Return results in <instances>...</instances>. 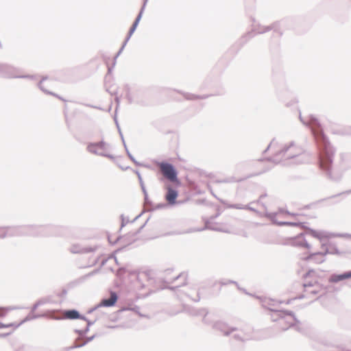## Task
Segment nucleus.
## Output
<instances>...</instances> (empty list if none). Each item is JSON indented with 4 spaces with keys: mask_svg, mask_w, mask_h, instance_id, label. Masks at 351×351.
<instances>
[{
    "mask_svg": "<svg viewBox=\"0 0 351 351\" xmlns=\"http://www.w3.org/2000/svg\"><path fill=\"white\" fill-rule=\"evenodd\" d=\"M299 118L304 125L309 126L311 129L319 149V165L320 169L326 173V175L330 179L335 180L331 175V168L335 154V149L332 146L327 136L324 134L319 121L313 115H309L308 119H304L300 113Z\"/></svg>",
    "mask_w": 351,
    "mask_h": 351,
    "instance_id": "1",
    "label": "nucleus"
},
{
    "mask_svg": "<svg viewBox=\"0 0 351 351\" xmlns=\"http://www.w3.org/2000/svg\"><path fill=\"white\" fill-rule=\"evenodd\" d=\"M277 145L278 143L276 141L275 138H274L264 150V152H266L270 148L274 149L275 154L273 156L267 159L268 161H272L278 164L280 162L282 159H294L295 163L300 164L308 162L310 159L308 154L304 152L302 148L297 147L294 142H291L289 145H285L282 148L279 149H276Z\"/></svg>",
    "mask_w": 351,
    "mask_h": 351,
    "instance_id": "2",
    "label": "nucleus"
},
{
    "mask_svg": "<svg viewBox=\"0 0 351 351\" xmlns=\"http://www.w3.org/2000/svg\"><path fill=\"white\" fill-rule=\"evenodd\" d=\"M269 309L273 312L271 314L272 321L278 322L282 330H286L293 326L298 332H303L301 327L302 323L295 317L293 311Z\"/></svg>",
    "mask_w": 351,
    "mask_h": 351,
    "instance_id": "3",
    "label": "nucleus"
},
{
    "mask_svg": "<svg viewBox=\"0 0 351 351\" xmlns=\"http://www.w3.org/2000/svg\"><path fill=\"white\" fill-rule=\"evenodd\" d=\"M28 234L34 237H58L62 236L66 232L63 226L55 225L28 226L26 227Z\"/></svg>",
    "mask_w": 351,
    "mask_h": 351,
    "instance_id": "4",
    "label": "nucleus"
},
{
    "mask_svg": "<svg viewBox=\"0 0 351 351\" xmlns=\"http://www.w3.org/2000/svg\"><path fill=\"white\" fill-rule=\"evenodd\" d=\"M287 24V20H281L276 21L269 26L261 27L260 25L254 26L252 32H248L243 38H246V40L254 36L256 34H263L270 30H273L274 36L277 38H280L282 35V32L280 31L281 27H285Z\"/></svg>",
    "mask_w": 351,
    "mask_h": 351,
    "instance_id": "5",
    "label": "nucleus"
},
{
    "mask_svg": "<svg viewBox=\"0 0 351 351\" xmlns=\"http://www.w3.org/2000/svg\"><path fill=\"white\" fill-rule=\"evenodd\" d=\"M110 147V144L105 142L104 140L97 143H89L86 147V149L88 152L104 157L108 158L111 160L114 159V157L108 153V150Z\"/></svg>",
    "mask_w": 351,
    "mask_h": 351,
    "instance_id": "6",
    "label": "nucleus"
},
{
    "mask_svg": "<svg viewBox=\"0 0 351 351\" xmlns=\"http://www.w3.org/2000/svg\"><path fill=\"white\" fill-rule=\"evenodd\" d=\"M0 76L6 78H28L32 80L35 79L34 75H19V69L8 64L0 65Z\"/></svg>",
    "mask_w": 351,
    "mask_h": 351,
    "instance_id": "7",
    "label": "nucleus"
},
{
    "mask_svg": "<svg viewBox=\"0 0 351 351\" xmlns=\"http://www.w3.org/2000/svg\"><path fill=\"white\" fill-rule=\"evenodd\" d=\"M160 168L165 178L171 182L180 183L178 178V171L171 163L162 162L160 164Z\"/></svg>",
    "mask_w": 351,
    "mask_h": 351,
    "instance_id": "8",
    "label": "nucleus"
},
{
    "mask_svg": "<svg viewBox=\"0 0 351 351\" xmlns=\"http://www.w3.org/2000/svg\"><path fill=\"white\" fill-rule=\"evenodd\" d=\"M97 250V246L83 247L80 244H73L69 251L73 254H88L94 252Z\"/></svg>",
    "mask_w": 351,
    "mask_h": 351,
    "instance_id": "9",
    "label": "nucleus"
},
{
    "mask_svg": "<svg viewBox=\"0 0 351 351\" xmlns=\"http://www.w3.org/2000/svg\"><path fill=\"white\" fill-rule=\"evenodd\" d=\"M213 328L221 332L225 336H228L236 330V328H231L225 322L219 321L213 324Z\"/></svg>",
    "mask_w": 351,
    "mask_h": 351,
    "instance_id": "10",
    "label": "nucleus"
},
{
    "mask_svg": "<svg viewBox=\"0 0 351 351\" xmlns=\"http://www.w3.org/2000/svg\"><path fill=\"white\" fill-rule=\"evenodd\" d=\"M234 332H236L233 335V338L236 341L243 342L250 339L252 337V330L250 328H248L246 330L236 328Z\"/></svg>",
    "mask_w": 351,
    "mask_h": 351,
    "instance_id": "11",
    "label": "nucleus"
},
{
    "mask_svg": "<svg viewBox=\"0 0 351 351\" xmlns=\"http://www.w3.org/2000/svg\"><path fill=\"white\" fill-rule=\"evenodd\" d=\"M118 300V295L116 292L111 291L110 296L109 298H104L101 300L100 303L98 304V306L100 307H111L115 305Z\"/></svg>",
    "mask_w": 351,
    "mask_h": 351,
    "instance_id": "12",
    "label": "nucleus"
},
{
    "mask_svg": "<svg viewBox=\"0 0 351 351\" xmlns=\"http://www.w3.org/2000/svg\"><path fill=\"white\" fill-rule=\"evenodd\" d=\"M276 216V213H269L268 217L274 221V223L279 225V226H296L300 227L301 228H306V226L304 222H291V221H276L274 218Z\"/></svg>",
    "mask_w": 351,
    "mask_h": 351,
    "instance_id": "13",
    "label": "nucleus"
},
{
    "mask_svg": "<svg viewBox=\"0 0 351 351\" xmlns=\"http://www.w3.org/2000/svg\"><path fill=\"white\" fill-rule=\"evenodd\" d=\"M178 191L169 186L167 188V192L165 195V199L169 205H174L177 203L176 199L178 197Z\"/></svg>",
    "mask_w": 351,
    "mask_h": 351,
    "instance_id": "14",
    "label": "nucleus"
},
{
    "mask_svg": "<svg viewBox=\"0 0 351 351\" xmlns=\"http://www.w3.org/2000/svg\"><path fill=\"white\" fill-rule=\"evenodd\" d=\"M64 318L68 319H82L86 320V317L80 313L76 309L66 310L64 311Z\"/></svg>",
    "mask_w": 351,
    "mask_h": 351,
    "instance_id": "15",
    "label": "nucleus"
},
{
    "mask_svg": "<svg viewBox=\"0 0 351 351\" xmlns=\"http://www.w3.org/2000/svg\"><path fill=\"white\" fill-rule=\"evenodd\" d=\"M351 278V270L344 272L341 274H332L329 278V282L332 283H337L338 282H340L341 280L348 279Z\"/></svg>",
    "mask_w": 351,
    "mask_h": 351,
    "instance_id": "16",
    "label": "nucleus"
},
{
    "mask_svg": "<svg viewBox=\"0 0 351 351\" xmlns=\"http://www.w3.org/2000/svg\"><path fill=\"white\" fill-rule=\"evenodd\" d=\"M190 313L192 315H204V317L202 319L204 323H205L206 324H211L210 320L207 317L208 312L206 308H199V309L192 308L190 311Z\"/></svg>",
    "mask_w": 351,
    "mask_h": 351,
    "instance_id": "17",
    "label": "nucleus"
},
{
    "mask_svg": "<svg viewBox=\"0 0 351 351\" xmlns=\"http://www.w3.org/2000/svg\"><path fill=\"white\" fill-rule=\"evenodd\" d=\"M220 215L219 213H217L215 215L211 216L208 219L205 220V226L206 228L215 230V231H222V230L218 227V226L215 223H213V220L217 218Z\"/></svg>",
    "mask_w": 351,
    "mask_h": 351,
    "instance_id": "18",
    "label": "nucleus"
},
{
    "mask_svg": "<svg viewBox=\"0 0 351 351\" xmlns=\"http://www.w3.org/2000/svg\"><path fill=\"white\" fill-rule=\"evenodd\" d=\"M293 244L296 246L304 247L307 249L311 248V245L304 237V234L300 233L293 241Z\"/></svg>",
    "mask_w": 351,
    "mask_h": 351,
    "instance_id": "19",
    "label": "nucleus"
},
{
    "mask_svg": "<svg viewBox=\"0 0 351 351\" xmlns=\"http://www.w3.org/2000/svg\"><path fill=\"white\" fill-rule=\"evenodd\" d=\"M47 77H43L41 79V80L39 82V83H38V86L39 88H40L43 92L45 93H47V94H48V95H53V96H55V97H58V99H61V100H62V101H65V99H64L62 97H60V96L58 95H57V94H56V93H52V92L48 91V90L45 88V86H44V85H43V82H44V81H45V80H47Z\"/></svg>",
    "mask_w": 351,
    "mask_h": 351,
    "instance_id": "20",
    "label": "nucleus"
},
{
    "mask_svg": "<svg viewBox=\"0 0 351 351\" xmlns=\"http://www.w3.org/2000/svg\"><path fill=\"white\" fill-rule=\"evenodd\" d=\"M326 245V243H322V247H324ZM327 245L329 246V250H330V254L341 255L344 253L343 252H341L338 249L336 244H335V243H329L328 244H327Z\"/></svg>",
    "mask_w": 351,
    "mask_h": 351,
    "instance_id": "21",
    "label": "nucleus"
},
{
    "mask_svg": "<svg viewBox=\"0 0 351 351\" xmlns=\"http://www.w3.org/2000/svg\"><path fill=\"white\" fill-rule=\"evenodd\" d=\"M96 337H97V334H95V335H92L91 337H86V340L84 341L82 343H81L80 344L75 343L72 346L68 348L67 350H73V349H75V348H82V347L84 346L85 345H86L88 342L93 341Z\"/></svg>",
    "mask_w": 351,
    "mask_h": 351,
    "instance_id": "22",
    "label": "nucleus"
},
{
    "mask_svg": "<svg viewBox=\"0 0 351 351\" xmlns=\"http://www.w3.org/2000/svg\"><path fill=\"white\" fill-rule=\"evenodd\" d=\"M148 0H143V5L140 10V12L137 15L136 18L135 19L133 24L132 26H134V27L136 29L137 26L138 25V23L142 18L143 13L144 12V10L145 8L146 4L147 3Z\"/></svg>",
    "mask_w": 351,
    "mask_h": 351,
    "instance_id": "23",
    "label": "nucleus"
},
{
    "mask_svg": "<svg viewBox=\"0 0 351 351\" xmlns=\"http://www.w3.org/2000/svg\"><path fill=\"white\" fill-rule=\"evenodd\" d=\"M326 254H330V250H329V246L326 248L325 251L324 252H315L309 254L308 256L304 258V260L306 261H308L310 259L315 257H318V256H322L323 258H324V256Z\"/></svg>",
    "mask_w": 351,
    "mask_h": 351,
    "instance_id": "24",
    "label": "nucleus"
},
{
    "mask_svg": "<svg viewBox=\"0 0 351 351\" xmlns=\"http://www.w3.org/2000/svg\"><path fill=\"white\" fill-rule=\"evenodd\" d=\"M179 278H182V279H183V282H182L181 286H182V285H186V274H180L179 275L176 276L173 278V281H175V280H178V279H179ZM171 282H172V281H171ZM180 287V285L175 286V287H167V289H171V290H173V291H176V290H177Z\"/></svg>",
    "mask_w": 351,
    "mask_h": 351,
    "instance_id": "25",
    "label": "nucleus"
},
{
    "mask_svg": "<svg viewBox=\"0 0 351 351\" xmlns=\"http://www.w3.org/2000/svg\"><path fill=\"white\" fill-rule=\"evenodd\" d=\"M182 94L184 95V97L186 99H189V100H195V99H204L208 98L209 96L208 95H196L191 94V93H184Z\"/></svg>",
    "mask_w": 351,
    "mask_h": 351,
    "instance_id": "26",
    "label": "nucleus"
},
{
    "mask_svg": "<svg viewBox=\"0 0 351 351\" xmlns=\"http://www.w3.org/2000/svg\"><path fill=\"white\" fill-rule=\"evenodd\" d=\"M338 237L337 234H332L330 232H327L325 231L318 232L317 239H319L321 242L324 241V239H328L331 237Z\"/></svg>",
    "mask_w": 351,
    "mask_h": 351,
    "instance_id": "27",
    "label": "nucleus"
},
{
    "mask_svg": "<svg viewBox=\"0 0 351 351\" xmlns=\"http://www.w3.org/2000/svg\"><path fill=\"white\" fill-rule=\"evenodd\" d=\"M44 315H39V314H35V315H31L30 313L27 315L21 322L17 324V325L15 326V328L19 327L21 325L24 324L25 322L27 321H30L34 319H37L41 317H44Z\"/></svg>",
    "mask_w": 351,
    "mask_h": 351,
    "instance_id": "28",
    "label": "nucleus"
},
{
    "mask_svg": "<svg viewBox=\"0 0 351 351\" xmlns=\"http://www.w3.org/2000/svg\"><path fill=\"white\" fill-rule=\"evenodd\" d=\"M127 45V43H125V41L123 42L121 47L120 48V49L119 50V51L117 52V53L115 55V56L114 57V60H113V63H112V66L110 67H108V73H110L112 72V70L113 69V67L115 66L116 64V60H117V58H118V56L121 53V52L123 51L124 47H125V45Z\"/></svg>",
    "mask_w": 351,
    "mask_h": 351,
    "instance_id": "29",
    "label": "nucleus"
},
{
    "mask_svg": "<svg viewBox=\"0 0 351 351\" xmlns=\"http://www.w3.org/2000/svg\"><path fill=\"white\" fill-rule=\"evenodd\" d=\"M125 152L128 155V156L129 157V158L136 165V166H141V164L138 162L137 160H136V159L134 158V157L132 156V154H131L128 148V147L126 146V148H125Z\"/></svg>",
    "mask_w": 351,
    "mask_h": 351,
    "instance_id": "30",
    "label": "nucleus"
},
{
    "mask_svg": "<svg viewBox=\"0 0 351 351\" xmlns=\"http://www.w3.org/2000/svg\"><path fill=\"white\" fill-rule=\"evenodd\" d=\"M125 90L126 92L125 97H126L127 99L128 100L129 104H132L133 100H132V95L130 93V87L128 85L125 86Z\"/></svg>",
    "mask_w": 351,
    "mask_h": 351,
    "instance_id": "31",
    "label": "nucleus"
},
{
    "mask_svg": "<svg viewBox=\"0 0 351 351\" xmlns=\"http://www.w3.org/2000/svg\"><path fill=\"white\" fill-rule=\"evenodd\" d=\"M305 230H306V234H308L310 235H311L314 238H317L318 237V232L312 229V228H310L308 227H306V228H304Z\"/></svg>",
    "mask_w": 351,
    "mask_h": 351,
    "instance_id": "32",
    "label": "nucleus"
},
{
    "mask_svg": "<svg viewBox=\"0 0 351 351\" xmlns=\"http://www.w3.org/2000/svg\"><path fill=\"white\" fill-rule=\"evenodd\" d=\"M136 173L137 176H138V179L139 184H140V185H141V187L142 191H143V193H145V190H146V189H145V186L144 182H143V179H142L141 175V173H139V171H136Z\"/></svg>",
    "mask_w": 351,
    "mask_h": 351,
    "instance_id": "33",
    "label": "nucleus"
},
{
    "mask_svg": "<svg viewBox=\"0 0 351 351\" xmlns=\"http://www.w3.org/2000/svg\"><path fill=\"white\" fill-rule=\"evenodd\" d=\"M303 287L306 289L307 287H319V283L317 281H309L308 282L304 283Z\"/></svg>",
    "mask_w": 351,
    "mask_h": 351,
    "instance_id": "34",
    "label": "nucleus"
},
{
    "mask_svg": "<svg viewBox=\"0 0 351 351\" xmlns=\"http://www.w3.org/2000/svg\"><path fill=\"white\" fill-rule=\"evenodd\" d=\"M121 229L124 227L125 226H126L129 222H130V220H129V217H125L123 215H121Z\"/></svg>",
    "mask_w": 351,
    "mask_h": 351,
    "instance_id": "35",
    "label": "nucleus"
},
{
    "mask_svg": "<svg viewBox=\"0 0 351 351\" xmlns=\"http://www.w3.org/2000/svg\"><path fill=\"white\" fill-rule=\"evenodd\" d=\"M135 30H136V28L134 27V26H131V27L130 28L127 37L125 38V43L128 42V40H130V37L134 34Z\"/></svg>",
    "mask_w": 351,
    "mask_h": 351,
    "instance_id": "36",
    "label": "nucleus"
},
{
    "mask_svg": "<svg viewBox=\"0 0 351 351\" xmlns=\"http://www.w3.org/2000/svg\"><path fill=\"white\" fill-rule=\"evenodd\" d=\"M229 208H236V209H245V205L241 204H234L228 206Z\"/></svg>",
    "mask_w": 351,
    "mask_h": 351,
    "instance_id": "37",
    "label": "nucleus"
},
{
    "mask_svg": "<svg viewBox=\"0 0 351 351\" xmlns=\"http://www.w3.org/2000/svg\"><path fill=\"white\" fill-rule=\"evenodd\" d=\"M311 260L313 261L315 263L319 264L324 262L325 258L320 255L318 256V257L311 258ZM309 261H311V259Z\"/></svg>",
    "mask_w": 351,
    "mask_h": 351,
    "instance_id": "38",
    "label": "nucleus"
},
{
    "mask_svg": "<svg viewBox=\"0 0 351 351\" xmlns=\"http://www.w3.org/2000/svg\"><path fill=\"white\" fill-rule=\"evenodd\" d=\"M36 302L40 306L42 305H44V304L49 302V299L47 298H41V299L38 300Z\"/></svg>",
    "mask_w": 351,
    "mask_h": 351,
    "instance_id": "39",
    "label": "nucleus"
},
{
    "mask_svg": "<svg viewBox=\"0 0 351 351\" xmlns=\"http://www.w3.org/2000/svg\"><path fill=\"white\" fill-rule=\"evenodd\" d=\"M230 283H231V284H234V285H236L237 287L239 286V285H238L237 282L234 281V280H226V281H221V282H220V284H221V285H227L228 284H230Z\"/></svg>",
    "mask_w": 351,
    "mask_h": 351,
    "instance_id": "40",
    "label": "nucleus"
},
{
    "mask_svg": "<svg viewBox=\"0 0 351 351\" xmlns=\"http://www.w3.org/2000/svg\"><path fill=\"white\" fill-rule=\"evenodd\" d=\"M235 180L233 177L232 178H228V179H225V180H219L217 181L218 182H220V183H225V182H234Z\"/></svg>",
    "mask_w": 351,
    "mask_h": 351,
    "instance_id": "41",
    "label": "nucleus"
},
{
    "mask_svg": "<svg viewBox=\"0 0 351 351\" xmlns=\"http://www.w3.org/2000/svg\"><path fill=\"white\" fill-rule=\"evenodd\" d=\"M143 195H144L145 202L147 204H151V202L149 201V199L148 198V194H147V190H145V193H143Z\"/></svg>",
    "mask_w": 351,
    "mask_h": 351,
    "instance_id": "42",
    "label": "nucleus"
},
{
    "mask_svg": "<svg viewBox=\"0 0 351 351\" xmlns=\"http://www.w3.org/2000/svg\"><path fill=\"white\" fill-rule=\"evenodd\" d=\"M75 332L78 334L80 337H83L86 335L83 330L75 329Z\"/></svg>",
    "mask_w": 351,
    "mask_h": 351,
    "instance_id": "43",
    "label": "nucleus"
},
{
    "mask_svg": "<svg viewBox=\"0 0 351 351\" xmlns=\"http://www.w3.org/2000/svg\"><path fill=\"white\" fill-rule=\"evenodd\" d=\"M329 351H351V350H347L345 348H342L337 347V348H333L332 350H329Z\"/></svg>",
    "mask_w": 351,
    "mask_h": 351,
    "instance_id": "44",
    "label": "nucleus"
},
{
    "mask_svg": "<svg viewBox=\"0 0 351 351\" xmlns=\"http://www.w3.org/2000/svg\"><path fill=\"white\" fill-rule=\"evenodd\" d=\"M245 209L253 211L254 213H258V211L255 208L251 207L250 205H245Z\"/></svg>",
    "mask_w": 351,
    "mask_h": 351,
    "instance_id": "45",
    "label": "nucleus"
},
{
    "mask_svg": "<svg viewBox=\"0 0 351 351\" xmlns=\"http://www.w3.org/2000/svg\"><path fill=\"white\" fill-rule=\"evenodd\" d=\"M114 99H115V101H116V104H117L116 110H115V112H117V109H118V108L119 106V104H120V98H119V97L116 96Z\"/></svg>",
    "mask_w": 351,
    "mask_h": 351,
    "instance_id": "46",
    "label": "nucleus"
},
{
    "mask_svg": "<svg viewBox=\"0 0 351 351\" xmlns=\"http://www.w3.org/2000/svg\"><path fill=\"white\" fill-rule=\"evenodd\" d=\"M254 203H256V204H261L263 207L266 208V206H265V204L261 202V199H260V197L256 202H251V204H254Z\"/></svg>",
    "mask_w": 351,
    "mask_h": 351,
    "instance_id": "47",
    "label": "nucleus"
},
{
    "mask_svg": "<svg viewBox=\"0 0 351 351\" xmlns=\"http://www.w3.org/2000/svg\"><path fill=\"white\" fill-rule=\"evenodd\" d=\"M85 321L87 322V326H88V328H90V326L93 325L96 322V319L94 321H90L87 318Z\"/></svg>",
    "mask_w": 351,
    "mask_h": 351,
    "instance_id": "48",
    "label": "nucleus"
},
{
    "mask_svg": "<svg viewBox=\"0 0 351 351\" xmlns=\"http://www.w3.org/2000/svg\"><path fill=\"white\" fill-rule=\"evenodd\" d=\"M119 135H120V137H121V141H122V143H123V145L124 148H126V146H127V145H126V143H125V139H124V137H123V135L122 132H120Z\"/></svg>",
    "mask_w": 351,
    "mask_h": 351,
    "instance_id": "49",
    "label": "nucleus"
},
{
    "mask_svg": "<svg viewBox=\"0 0 351 351\" xmlns=\"http://www.w3.org/2000/svg\"><path fill=\"white\" fill-rule=\"evenodd\" d=\"M99 307L98 306V304H97L95 306H94L93 308H91L90 309H89L88 311V313L90 314V313H92L93 311H95V310H97V308H99Z\"/></svg>",
    "mask_w": 351,
    "mask_h": 351,
    "instance_id": "50",
    "label": "nucleus"
},
{
    "mask_svg": "<svg viewBox=\"0 0 351 351\" xmlns=\"http://www.w3.org/2000/svg\"><path fill=\"white\" fill-rule=\"evenodd\" d=\"M339 237H351V234L346 233V234H337Z\"/></svg>",
    "mask_w": 351,
    "mask_h": 351,
    "instance_id": "51",
    "label": "nucleus"
},
{
    "mask_svg": "<svg viewBox=\"0 0 351 351\" xmlns=\"http://www.w3.org/2000/svg\"><path fill=\"white\" fill-rule=\"evenodd\" d=\"M40 306L38 305V304L37 302H36L32 307V312H34L35 311L38 307H39Z\"/></svg>",
    "mask_w": 351,
    "mask_h": 351,
    "instance_id": "52",
    "label": "nucleus"
},
{
    "mask_svg": "<svg viewBox=\"0 0 351 351\" xmlns=\"http://www.w3.org/2000/svg\"><path fill=\"white\" fill-rule=\"evenodd\" d=\"M319 292V290H318L317 289H313V290H311L309 291L310 293L314 294V295L317 294Z\"/></svg>",
    "mask_w": 351,
    "mask_h": 351,
    "instance_id": "53",
    "label": "nucleus"
},
{
    "mask_svg": "<svg viewBox=\"0 0 351 351\" xmlns=\"http://www.w3.org/2000/svg\"><path fill=\"white\" fill-rule=\"evenodd\" d=\"M166 205L165 204H158V205L156 206V209H160V208H162L164 207H165Z\"/></svg>",
    "mask_w": 351,
    "mask_h": 351,
    "instance_id": "54",
    "label": "nucleus"
},
{
    "mask_svg": "<svg viewBox=\"0 0 351 351\" xmlns=\"http://www.w3.org/2000/svg\"><path fill=\"white\" fill-rule=\"evenodd\" d=\"M98 271H99L98 269H95V270L93 271L92 272H90V273L88 274L86 276V277H90V276H91L94 275L95 274H97V273L98 272Z\"/></svg>",
    "mask_w": 351,
    "mask_h": 351,
    "instance_id": "55",
    "label": "nucleus"
},
{
    "mask_svg": "<svg viewBox=\"0 0 351 351\" xmlns=\"http://www.w3.org/2000/svg\"><path fill=\"white\" fill-rule=\"evenodd\" d=\"M10 328V325L4 324L0 322V328Z\"/></svg>",
    "mask_w": 351,
    "mask_h": 351,
    "instance_id": "56",
    "label": "nucleus"
},
{
    "mask_svg": "<svg viewBox=\"0 0 351 351\" xmlns=\"http://www.w3.org/2000/svg\"><path fill=\"white\" fill-rule=\"evenodd\" d=\"M194 302H199L200 300V297L199 293H197L196 298L192 299Z\"/></svg>",
    "mask_w": 351,
    "mask_h": 351,
    "instance_id": "57",
    "label": "nucleus"
},
{
    "mask_svg": "<svg viewBox=\"0 0 351 351\" xmlns=\"http://www.w3.org/2000/svg\"><path fill=\"white\" fill-rule=\"evenodd\" d=\"M140 309V308L137 306H135L134 307L132 308L131 310L136 312V313H138V310Z\"/></svg>",
    "mask_w": 351,
    "mask_h": 351,
    "instance_id": "58",
    "label": "nucleus"
},
{
    "mask_svg": "<svg viewBox=\"0 0 351 351\" xmlns=\"http://www.w3.org/2000/svg\"><path fill=\"white\" fill-rule=\"evenodd\" d=\"M286 213L289 215H291V216H298V215H299V214H298V213H290L288 210L286 211Z\"/></svg>",
    "mask_w": 351,
    "mask_h": 351,
    "instance_id": "59",
    "label": "nucleus"
},
{
    "mask_svg": "<svg viewBox=\"0 0 351 351\" xmlns=\"http://www.w3.org/2000/svg\"><path fill=\"white\" fill-rule=\"evenodd\" d=\"M19 308L18 307H16V306H10L8 308H7V310L8 311H11V310H15V309H19Z\"/></svg>",
    "mask_w": 351,
    "mask_h": 351,
    "instance_id": "60",
    "label": "nucleus"
},
{
    "mask_svg": "<svg viewBox=\"0 0 351 351\" xmlns=\"http://www.w3.org/2000/svg\"><path fill=\"white\" fill-rule=\"evenodd\" d=\"M114 122L116 123L117 128H119V123H118V121H117L116 115L114 117Z\"/></svg>",
    "mask_w": 351,
    "mask_h": 351,
    "instance_id": "61",
    "label": "nucleus"
},
{
    "mask_svg": "<svg viewBox=\"0 0 351 351\" xmlns=\"http://www.w3.org/2000/svg\"><path fill=\"white\" fill-rule=\"evenodd\" d=\"M84 331V333H85V335L89 331V328L88 326H86V327L83 330Z\"/></svg>",
    "mask_w": 351,
    "mask_h": 351,
    "instance_id": "62",
    "label": "nucleus"
},
{
    "mask_svg": "<svg viewBox=\"0 0 351 351\" xmlns=\"http://www.w3.org/2000/svg\"><path fill=\"white\" fill-rule=\"evenodd\" d=\"M7 325H10V327H14V329H16V328H15V326L17 325V324L10 323V324H8Z\"/></svg>",
    "mask_w": 351,
    "mask_h": 351,
    "instance_id": "63",
    "label": "nucleus"
},
{
    "mask_svg": "<svg viewBox=\"0 0 351 351\" xmlns=\"http://www.w3.org/2000/svg\"><path fill=\"white\" fill-rule=\"evenodd\" d=\"M265 197H267V193H264V194L261 195L259 197H260V199H262L263 198H264Z\"/></svg>",
    "mask_w": 351,
    "mask_h": 351,
    "instance_id": "64",
    "label": "nucleus"
}]
</instances>
